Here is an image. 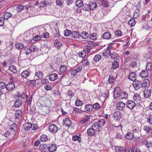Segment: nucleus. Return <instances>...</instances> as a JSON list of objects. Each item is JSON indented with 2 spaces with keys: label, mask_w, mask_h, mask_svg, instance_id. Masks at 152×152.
I'll return each instance as SVG.
<instances>
[{
  "label": "nucleus",
  "mask_w": 152,
  "mask_h": 152,
  "mask_svg": "<svg viewBox=\"0 0 152 152\" xmlns=\"http://www.w3.org/2000/svg\"><path fill=\"white\" fill-rule=\"evenodd\" d=\"M48 148V146L44 144L40 146L39 149L41 150V152H45Z\"/></svg>",
  "instance_id": "nucleus-30"
},
{
  "label": "nucleus",
  "mask_w": 152,
  "mask_h": 152,
  "mask_svg": "<svg viewBox=\"0 0 152 152\" xmlns=\"http://www.w3.org/2000/svg\"><path fill=\"white\" fill-rule=\"evenodd\" d=\"M49 151L50 152H53L55 151L56 148L55 144H50L48 148Z\"/></svg>",
  "instance_id": "nucleus-24"
},
{
  "label": "nucleus",
  "mask_w": 152,
  "mask_h": 152,
  "mask_svg": "<svg viewBox=\"0 0 152 152\" xmlns=\"http://www.w3.org/2000/svg\"><path fill=\"white\" fill-rule=\"evenodd\" d=\"M90 117V116L88 115H86L85 117L83 118L80 121V124H84L87 123Z\"/></svg>",
  "instance_id": "nucleus-19"
},
{
  "label": "nucleus",
  "mask_w": 152,
  "mask_h": 152,
  "mask_svg": "<svg viewBox=\"0 0 152 152\" xmlns=\"http://www.w3.org/2000/svg\"><path fill=\"white\" fill-rule=\"evenodd\" d=\"M134 136V134L130 132L127 133L125 135V138L128 140H132Z\"/></svg>",
  "instance_id": "nucleus-21"
},
{
  "label": "nucleus",
  "mask_w": 152,
  "mask_h": 152,
  "mask_svg": "<svg viewBox=\"0 0 152 152\" xmlns=\"http://www.w3.org/2000/svg\"><path fill=\"white\" fill-rule=\"evenodd\" d=\"M49 130L53 133H56L58 131L57 126L54 124H51L49 126Z\"/></svg>",
  "instance_id": "nucleus-6"
},
{
  "label": "nucleus",
  "mask_w": 152,
  "mask_h": 152,
  "mask_svg": "<svg viewBox=\"0 0 152 152\" xmlns=\"http://www.w3.org/2000/svg\"><path fill=\"white\" fill-rule=\"evenodd\" d=\"M22 103V101L21 100H17L15 102L14 104V106L15 107H18L20 106Z\"/></svg>",
  "instance_id": "nucleus-36"
},
{
  "label": "nucleus",
  "mask_w": 152,
  "mask_h": 152,
  "mask_svg": "<svg viewBox=\"0 0 152 152\" xmlns=\"http://www.w3.org/2000/svg\"><path fill=\"white\" fill-rule=\"evenodd\" d=\"M110 55L111 58L116 59H119V56L116 53L113 52Z\"/></svg>",
  "instance_id": "nucleus-28"
},
{
  "label": "nucleus",
  "mask_w": 152,
  "mask_h": 152,
  "mask_svg": "<svg viewBox=\"0 0 152 152\" xmlns=\"http://www.w3.org/2000/svg\"><path fill=\"white\" fill-rule=\"evenodd\" d=\"M15 88V86L13 82L9 83L6 85V88L9 91H11Z\"/></svg>",
  "instance_id": "nucleus-13"
},
{
  "label": "nucleus",
  "mask_w": 152,
  "mask_h": 152,
  "mask_svg": "<svg viewBox=\"0 0 152 152\" xmlns=\"http://www.w3.org/2000/svg\"><path fill=\"white\" fill-rule=\"evenodd\" d=\"M139 15V10L136 9L135 10L134 13L133 17L134 18H137Z\"/></svg>",
  "instance_id": "nucleus-40"
},
{
  "label": "nucleus",
  "mask_w": 152,
  "mask_h": 152,
  "mask_svg": "<svg viewBox=\"0 0 152 152\" xmlns=\"http://www.w3.org/2000/svg\"><path fill=\"white\" fill-rule=\"evenodd\" d=\"M114 80V76L113 75H110L109 76L108 81L110 83H113V81Z\"/></svg>",
  "instance_id": "nucleus-52"
},
{
  "label": "nucleus",
  "mask_w": 152,
  "mask_h": 152,
  "mask_svg": "<svg viewBox=\"0 0 152 152\" xmlns=\"http://www.w3.org/2000/svg\"><path fill=\"white\" fill-rule=\"evenodd\" d=\"M76 5L78 7H81L83 5L82 0H77L75 2Z\"/></svg>",
  "instance_id": "nucleus-39"
},
{
  "label": "nucleus",
  "mask_w": 152,
  "mask_h": 152,
  "mask_svg": "<svg viewBox=\"0 0 152 152\" xmlns=\"http://www.w3.org/2000/svg\"><path fill=\"white\" fill-rule=\"evenodd\" d=\"M9 69L13 73H16L17 72L16 67H9Z\"/></svg>",
  "instance_id": "nucleus-58"
},
{
  "label": "nucleus",
  "mask_w": 152,
  "mask_h": 152,
  "mask_svg": "<svg viewBox=\"0 0 152 152\" xmlns=\"http://www.w3.org/2000/svg\"><path fill=\"white\" fill-rule=\"evenodd\" d=\"M140 99V95L137 94H135L133 96L134 99L137 102Z\"/></svg>",
  "instance_id": "nucleus-50"
},
{
  "label": "nucleus",
  "mask_w": 152,
  "mask_h": 152,
  "mask_svg": "<svg viewBox=\"0 0 152 152\" xmlns=\"http://www.w3.org/2000/svg\"><path fill=\"white\" fill-rule=\"evenodd\" d=\"M58 77V75L55 73L50 75L49 76V80L52 81H54L56 80Z\"/></svg>",
  "instance_id": "nucleus-16"
},
{
  "label": "nucleus",
  "mask_w": 152,
  "mask_h": 152,
  "mask_svg": "<svg viewBox=\"0 0 152 152\" xmlns=\"http://www.w3.org/2000/svg\"><path fill=\"white\" fill-rule=\"evenodd\" d=\"M48 138L47 136L45 134H42L41 136L40 140L42 142H45L48 140Z\"/></svg>",
  "instance_id": "nucleus-47"
},
{
  "label": "nucleus",
  "mask_w": 152,
  "mask_h": 152,
  "mask_svg": "<svg viewBox=\"0 0 152 152\" xmlns=\"http://www.w3.org/2000/svg\"><path fill=\"white\" fill-rule=\"evenodd\" d=\"M121 94L120 88L118 87L115 88L113 91V96L114 98L117 99L118 97L121 98Z\"/></svg>",
  "instance_id": "nucleus-3"
},
{
  "label": "nucleus",
  "mask_w": 152,
  "mask_h": 152,
  "mask_svg": "<svg viewBox=\"0 0 152 152\" xmlns=\"http://www.w3.org/2000/svg\"><path fill=\"white\" fill-rule=\"evenodd\" d=\"M121 114V113L120 112L116 111L113 114V117L115 120L119 121L122 117Z\"/></svg>",
  "instance_id": "nucleus-4"
},
{
  "label": "nucleus",
  "mask_w": 152,
  "mask_h": 152,
  "mask_svg": "<svg viewBox=\"0 0 152 152\" xmlns=\"http://www.w3.org/2000/svg\"><path fill=\"white\" fill-rule=\"evenodd\" d=\"M111 37V34L109 32H105L102 35V37L104 39H110Z\"/></svg>",
  "instance_id": "nucleus-18"
},
{
  "label": "nucleus",
  "mask_w": 152,
  "mask_h": 152,
  "mask_svg": "<svg viewBox=\"0 0 152 152\" xmlns=\"http://www.w3.org/2000/svg\"><path fill=\"white\" fill-rule=\"evenodd\" d=\"M22 111L20 110H18L16 111L15 115L16 116L17 118H19L22 115Z\"/></svg>",
  "instance_id": "nucleus-45"
},
{
  "label": "nucleus",
  "mask_w": 152,
  "mask_h": 152,
  "mask_svg": "<svg viewBox=\"0 0 152 152\" xmlns=\"http://www.w3.org/2000/svg\"><path fill=\"white\" fill-rule=\"evenodd\" d=\"M72 140L75 141H77L78 142H80L82 141L81 138L80 137V136H78L76 135L72 136Z\"/></svg>",
  "instance_id": "nucleus-23"
},
{
  "label": "nucleus",
  "mask_w": 152,
  "mask_h": 152,
  "mask_svg": "<svg viewBox=\"0 0 152 152\" xmlns=\"http://www.w3.org/2000/svg\"><path fill=\"white\" fill-rule=\"evenodd\" d=\"M97 130V128H93V124L91 126V128L88 129L87 130V132L88 134L90 136H92L95 134V130Z\"/></svg>",
  "instance_id": "nucleus-7"
},
{
  "label": "nucleus",
  "mask_w": 152,
  "mask_h": 152,
  "mask_svg": "<svg viewBox=\"0 0 152 152\" xmlns=\"http://www.w3.org/2000/svg\"><path fill=\"white\" fill-rule=\"evenodd\" d=\"M125 104L124 102L119 101L116 104V108L117 110L122 111L125 108Z\"/></svg>",
  "instance_id": "nucleus-8"
},
{
  "label": "nucleus",
  "mask_w": 152,
  "mask_h": 152,
  "mask_svg": "<svg viewBox=\"0 0 152 152\" xmlns=\"http://www.w3.org/2000/svg\"><path fill=\"white\" fill-rule=\"evenodd\" d=\"M127 94L125 92L121 93V99H125L127 97Z\"/></svg>",
  "instance_id": "nucleus-59"
},
{
  "label": "nucleus",
  "mask_w": 152,
  "mask_h": 152,
  "mask_svg": "<svg viewBox=\"0 0 152 152\" xmlns=\"http://www.w3.org/2000/svg\"><path fill=\"white\" fill-rule=\"evenodd\" d=\"M128 23L130 26L133 27L136 23L135 20L134 19H131L128 21Z\"/></svg>",
  "instance_id": "nucleus-32"
},
{
  "label": "nucleus",
  "mask_w": 152,
  "mask_h": 152,
  "mask_svg": "<svg viewBox=\"0 0 152 152\" xmlns=\"http://www.w3.org/2000/svg\"><path fill=\"white\" fill-rule=\"evenodd\" d=\"M126 104L127 107L131 109H133L135 106V103L132 100L127 101Z\"/></svg>",
  "instance_id": "nucleus-12"
},
{
  "label": "nucleus",
  "mask_w": 152,
  "mask_h": 152,
  "mask_svg": "<svg viewBox=\"0 0 152 152\" xmlns=\"http://www.w3.org/2000/svg\"><path fill=\"white\" fill-rule=\"evenodd\" d=\"M89 38L91 39L94 40L97 39L98 37L96 33H92L90 35Z\"/></svg>",
  "instance_id": "nucleus-29"
},
{
  "label": "nucleus",
  "mask_w": 152,
  "mask_h": 152,
  "mask_svg": "<svg viewBox=\"0 0 152 152\" xmlns=\"http://www.w3.org/2000/svg\"><path fill=\"white\" fill-rule=\"evenodd\" d=\"M81 63L83 66H89L90 64V63L88 61L87 59H85L82 61Z\"/></svg>",
  "instance_id": "nucleus-53"
},
{
  "label": "nucleus",
  "mask_w": 152,
  "mask_h": 152,
  "mask_svg": "<svg viewBox=\"0 0 152 152\" xmlns=\"http://www.w3.org/2000/svg\"><path fill=\"white\" fill-rule=\"evenodd\" d=\"M79 55L80 57L83 58H84L86 55V52L85 50H83L79 53Z\"/></svg>",
  "instance_id": "nucleus-41"
},
{
  "label": "nucleus",
  "mask_w": 152,
  "mask_h": 152,
  "mask_svg": "<svg viewBox=\"0 0 152 152\" xmlns=\"http://www.w3.org/2000/svg\"><path fill=\"white\" fill-rule=\"evenodd\" d=\"M140 76L142 78L147 77L148 75V72L147 71L143 70L140 74Z\"/></svg>",
  "instance_id": "nucleus-17"
},
{
  "label": "nucleus",
  "mask_w": 152,
  "mask_h": 152,
  "mask_svg": "<svg viewBox=\"0 0 152 152\" xmlns=\"http://www.w3.org/2000/svg\"><path fill=\"white\" fill-rule=\"evenodd\" d=\"M133 132L134 136L135 138H139L140 136V131L137 129H135L133 130Z\"/></svg>",
  "instance_id": "nucleus-15"
},
{
  "label": "nucleus",
  "mask_w": 152,
  "mask_h": 152,
  "mask_svg": "<svg viewBox=\"0 0 152 152\" xmlns=\"http://www.w3.org/2000/svg\"><path fill=\"white\" fill-rule=\"evenodd\" d=\"M133 86L135 90H137L142 87V83L138 80H135L133 83Z\"/></svg>",
  "instance_id": "nucleus-5"
},
{
  "label": "nucleus",
  "mask_w": 152,
  "mask_h": 152,
  "mask_svg": "<svg viewBox=\"0 0 152 152\" xmlns=\"http://www.w3.org/2000/svg\"><path fill=\"white\" fill-rule=\"evenodd\" d=\"M72 32L68 29H66L64 31V34L66 37H68L71 34Z\"/></svg>",
  "instance_id": "nucleus-51"
},
{
  "label": "nucleus",
  "mask_w": 152,
  "mask_h": 152,
  "mask_svg": "<svg viewBox=\"0 0 152 152\" xmlns=\"http://www.w3.org/2000/svg\"><path fill=\"white\" fill-rule=\"evenodd\" d=\"M150 81L148 79H145L142 83V87L145 88H148L150 86Z\"/></svg>",
  "instance_id": "nucleus-9"
},
{
  "label": "nucleus",
  "mask_w": 152,
  "mask_h": 152,
  "mask_svg": "<svg viewBox=\"0 0 152 152\" xmlns=\"http://www.w3.org/2000/svg\"><path fill=\"white\" fill-rule=\"evenodd\" d=\"M66 67H60L59 71L61 73H64L66 72Z\"/></svg>",
  "instance_id": "nucleus-61"
},
{
  "label": "nucleus",
  "mask_w": 152,
  "mask_h": 152,
  "mask_svg": "<svg viewBox=\"0 0 152 152\" xmlns=\"http://www.w3.org/2000/svg\"><path fill=\"white\" fill-rule=\"evenodd\" d=\"M83 104V103L82 101L77 99L75 101V105L77 107H78L81 106Z\"/></svg>",
  "instance_id": "nucleus-46"
},
{
  "label": "nucleus",
  "mask_w": 152,
  "mask_h": 152,
  "mask_svg": "<svg viewBox=\"0 0 152 152\" xmlns=\"http://www.w3.org/2000/svg\"><path fill=\"white\" fill-rule=\"evenodd\" d=\"M89 4L90 10H93L96 7L97 5L95 2H91Z\"/></svg>",
  "instance_id": "nucleus-27"
},
{
  "label": "nucleus",
  "mask_w": 152,
  "mask_h": 152,
  "mask_svg": "<svg viewBox=\"0 0 152 152\" xmlns=\"http://www.w3.org/2000/svg\"><path fill=\"white\" fill-rule=\"evenodd\" d=\"M12 58L10 57L7 61V64L8 65H10L9 66H15L14 65H11L12 64Z\"/></svg>",
  "instance_id": "nucleus-54"
},
{
  "label": "nucleus",
  "mask_w": 152,
  "mask_h": 152,
  "mask_svg": "<svg viewBox=\"0 0 152 152\" xmlns=\"http://www.w3.org/2000/svg\"><path fill=\"white\" fill-rule=\"evenodd\" d=\"M63 124L66 127H69L71 125V121L69 118H65L63 120Z\"/></svg>",
  "instance_id": "nucleus-11"
},
{
  "label": "nucleus",
  "mask_w": 152,
  "mask_h": 152,
  "mask_svg": "<svg viewBox=\"0 0 152 152\" xmlns=\"http://www.w3.org/2000/svg\"><path fill=\"white\" fill-rule=\"evenodd\" d=\"M21 75L25 78L28 77L29 75V72L27 70H25L21 73Z\"/></svg>",
  "instance_id": "nucleus-33"
},
{
  "label": "nucleus",
  "mask_w": 152,
  "mask_h": 152,
  "mask_svg": "<svg viewBox=\"0 0 152 152\" xmlns=\"http://www.w3.org/2000/svg\"><path fill=\"white\" fill-rule=\"evenodd\" d=\"M31 126V123L28 122H26L23 125V127L24 129L27 131L29 130L30 129Z\"/></svg>",
  "instance_id": "nucleus-20"
},
{
  "label": "nucleus",
  "mask_w": 152,
  "mask_h": 152,
  "mask_svg": "<svg viewBox=\"0 0 152 152\" xmlns=\"http://www.w3.org/2000/svg\"><path fill=\"white\" fill-rule=\"evenodd\" d=\"M93 110V109L95 110H98L100 108V104L97 102L94 104L92 105Z\"/></svg>",
  "instance_id": "nucleus-34"
},
{
  "label": "nucleus",
  "mask_w": 152,
  "mask_h": 152,
  "mask_svg": "<svg viewBox=\"0 0 152 152\" xmlns=\"http://www.w3.org/2000/svg\"><path fill=\"white\" fill-rule=\"evenodd\" d=\"M10 129L14 132L16 131L17 129V125L15 123L11 124L10 126Z\"/></svg>",
  "instance_id": "nucleus-49"
},
{
  "label": "nucleus",
  "mask_w": 152,
  "mask_h": 152,
  "mask_svg": "<svg viewBox=\"0 0 152 152\" xmlns=\"http://www.w3.org/2000/svg\"><path fill=\"white\" fill-rule=\"evenodd\" d=\"M105 123L106 121L104 119L99 120L96 122H94L93 123V127L97 128V130H98L100 128L104 126Z\"/></svg>",
  "instance_id": "nucleus-1"
},
{
  "label": "nucleus",
  "mask_w": 152,
  "mask_h": 152,
  "mask_svg": "<svg viewBox=\"0 0 152 152\" xmlns=\"http://www.w3.org/2000/svg\"><path fill=\"white\" fill-rule=\"evenodd\" d=\"M12 16V15L10 13L6 12L4 15V19H7Z\"/></svg>",
  "instance_id": "nucleus-37"
},
{
  "label": "nucleus",
  "mask_w": 152,
  "mask_h": 152,
  "mask_svg": "<svg viewBox=\"0 0 152 152\" xmlns=\"http://www.w3.org/2000/svg\"><path fill=\"white\" fill-rule=\"evenodd\" d=\"M35 75L39 79H41L43 76V74L42 72H38L36 73Z\"/></svg>",
  "instance_id": "nucleus-48"
},
{
  "label": "nucleus",
  "mask_w": 152,
  "mask_h": 152,
  "mask_svg": "<svg viewBox=\"0 0 152 152\" xmlns=\"http://www.w3.org/2000/svg\"><path fill=\"white\" fill-rule=\"evenodd\" d=\"M48 4H49V2L48 1V0H45L40 2L39 6L41 7H43Z\"/></svg>",
  "instance_id": "nucleus-35"
},
{
  "label": "nucleus",
  "mask_w": 152,
  "mask_h": 152,
  "mask_svg": "<svg viewBox=\"0 0 152 152\" xmlns=\"http://www.w3.org/2000/svg\"><path fill=\"white\" fill-rule=\"evenodd\" d=\"M15 47L18 49H20L24 47V45L21 43H18L16 44Z\"/></svg>",
  "instance_id": "nucleus-42"
},
{
  "label": "nucleus",
  "mask_w": 152,
  "mask_h": 152,
  "mask_svg": "<svg viewBox=\"0 0 152 152\" xmlns=\"http://www.w3.org/2000/svg\"><path fill=\"white\" fill-rule=\"evenodd\" d=\"M151 95V91L149 90H145L144 91V96L145 98H149Z\"/></svg>",
  "instance_id": "nucleus-22"
},
{
  "label": "nucleus",
  "mask_w": 152,
  "mask_h": 152,
  "mask_svg": "<svg viewBox=\"0 0 152 152\" xmlns=\"http://www.w3.org/2000/svg\"><path fill=\"white\" fill-rule=\"evenodd\" d=\"M101 58V56L99 54H96L94 57V60L95 62L98 61Z\"/></svg>",
  "instance_id": "nucleus-44"
},
{
  "label": "nucleus",
  "mask_w": 152,
  "mask_h": 152,
  "mask_svg": "<svg viewBox=\"0 0 152 152\" xmlns=\"http://www.w3.org/2000/svg\"><path fill=\"white\" fill-rule=\"evenodd\" d=\"M82 111L86 113H89L93 110L92 105L87 104L83 106L81 108Z\"/></svg>",
  "instance_id": "nucleus-2"
},
{
  "label": "nucleus",
  "mask_w": 152,
  "mask_h": 152,
  "mask_svg": "<svg viewBox=\"0 0 152 152\" xmlns=\"http://www.w3.org/2000/svg\"><path fill=\"white\" fill-rule=\"evenodd\" d=\"M124 134L122 132H118L117 133L116 137L118 139H122L124 137Z\"/></svg>",
  "instance_id": "nucleus-38"
},
{
  "label": "nucleus",
  "mask_w": 152,
  "mask_h": 152,
  "mask_svg": "<svg viewBox=\"0 0 152 152\" xmlns=\"http://www.w3.org/2000/svg\"><path fill=\"white\" fill-rule=\"evenodd\" d=\"M72 37L74 39L78 38L80 36L79 32L77 31H73L71 33Z\"/></svg>",
  "instance_id": "nucleus-25"
},
{
  "label": "nucleus",
  "mask_w": 152,
  "mask_h": 152,
  "mask_svg": "<svg viewBox=\"0 0 152 152\" xmlns=\"http://www.w3.org/2000/svg\"><path fill=\"white\" fill-rule=\"evenodd\" d=\"M123 150V147H116L115 150L116 152H121Z\"/></svg>",
  "instance_id": "nucleus-62"
},
{
  "label": "nucleus",
  "mask_w": 152,
  "mask_h": 152,
  "mask_svg": "<svg viewBox=\"0 0 152 152\" xmlns=\"http://www.w3.org/2000/svg\"><path fill=\"white\" fill-rule=\"evenodd\" d=\"M83 10L86 11L90 10L89 4H83Z\"/></svg>",
  "instance_id": "nucleus-43"
},
{
  "label": "nucleus",
  "mask_w": 152,
  "mask_h": 152,
  "mask_svg": "<svg viewBox=\"0 0 152 152\" xmlns=\"http://www.w3.org/2000/svg\"><path fill=\"white\" fill-rule=\"evenodd\" d=\"M145 144L148 149L152 147V143L150 141H147L145 142Z\"/></svg>",
  "instance_id": "nucleus-55"
},
{
  "label": "nucleus",
  "mask_w": 152,
  "mask_h": 152,
  "mask_svg": "<svg viewBox=\"0 0 152 152\" xmlns=\"http://www.w3.org/2000/svg\"><path fill=\"white\" fill-rule=\"evenodd\" d=\"M31 128L32 130H37L38 128V127L37 125V124H31Z\"/></svg>",
  "instance_id": "nucleus-56"
},
{
  "label": "nucleus",
  "mask_w": 152,
  "mask_h": 152,
  "mask_svg": "<svg viewBox=\"0 0 152 152\" xmlns=\"http://www.w3.org/2000/svg\"><path fill=\"white\" fill-rule=\"evenodd\" d=\"M148 122L150 124H152V115H149L147 118Z\"/></svg>",
  "instance_id": "nucleus-64"
},
{
  "label": "nucleus",
  "mask_w": 152,
  "mask_h": 152,
  "mask_svg": "<svg viewBox=\"0 0 152 152\" xmlns=\"http://www.w3.org/2000/svg\"><path fill=\"white\" fill-rule=\"evenodd\" d=\"M110 50H108L104 49L102 51V55L104 56H108L110 55Z\"/></svg>",
  "instance_id": "nucleus-31"
},
{
  "label": "nucleus",
  "mask_w": 152,
  "mask_h": 152,
  "mask_svg": "<svg viewBox=\"0 0 152 152\" xmlns=\"http://www.w3.org/2000/svg\"><path fill=\"white\" fill-rule=\"evenodd\" d=\"M17 10L18 11H21L24 9V6L21 5H18L17 7Z\"/></svg>",
  "instance_id": "nucleus-57"
},
{
  "label": "nucleus",
  "mask_w": 152,
  "mask_h": 152,
  "mask_svg": "<svg viewBox=\"0 0 152 152\" xmlns=\"http://www.w3.org/2000/svg\"><path fill=\"white\" fill-rule=\"evenodd\" d=\"M89 36V34L86 31H83L80 34V36L83 39L88 38Z\"/></svg>",
  "instance_id": "nucleus-26"
},
{
  "label": "nucleus",
  "mask_w": 152,
  "mask_h": 152,
  "mask_svg": "<svg viewBox=\"0 0 152 152\" xmlns=\"http://www.w3.org/2000/svg\"><path fill=\"white\" fill-rule=\"evenodd\" d=\"M128 152H140V150L138 149H134L133 148L129 150Z\"/></svg>",
  "instance_id": "nucleus-63"
},
{
  "label": "nucleus",
  "mask_w": 152,
  "mask_h": 152,
  "mask_svg": "<svg viewBox=\"0 0 152 152\" xmlns=\"http://www.w3.org/2000/svg\"><path fill=\"white\" fill-rule=\"evenodd\" d=\"M29 48L32 52H35L36 49V47L34 45H32L31 46H30Z\"/></svg>",
  "instance_id": "nucleus-60"
},
{
  "label": "nucleus",
  "mask_w": 152,
  "mask_h": 152,
  "mask_svg": "<svg viewBox=\"0 0 152 152\" xmlns=\"http://www.w3.org/2000/svg\"><path fill=\"white\" fill-rule=\"evenodd\" d=\"M82 67H76V69H72L71 71V74L73 76H75L78 72H80Z\"/></svg>",
  "instance_id": "nucleus-10"
},
{
  "label": "nucleus",
  "mask_w": 152,
  "mask_h": 152,
  "mask_svg": "<svg viewBox=\"0 0 152 152\" xmlns=\"http://www.w3.org/2000/svg\"><path fill=\"white\" fill-rule=\"evenodd\" d=\"M136 77L137 75L134 72H132L129 74L128 78L130 80L134 81L135 80Z\"/></svg>",
  "instance_id": "nucleus-14"
}]
</instances>
